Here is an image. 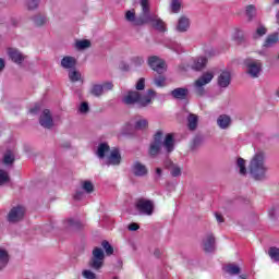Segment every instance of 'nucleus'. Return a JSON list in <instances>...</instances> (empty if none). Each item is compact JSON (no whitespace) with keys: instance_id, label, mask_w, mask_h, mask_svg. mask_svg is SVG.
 <instances>
[{"instance_id":"obj_14","label":"nucleus","mask_w":279,"mask_h":279,"mask_svg":"<svg viewBox=\"0 0 279 279\" xmlns=\"http://www.w3.org/2000/svg\"><path fill=\"white\" fill-rule=\"evenodd\" d=\"M232 82V74L230 71H222L218 76V86L220 88H228Z\"/></svg>"},{"instance_id":"obj_51","label":"nucleus","mask_w":279,"mask_h":279,"mask_svg":"<svg viewBox=\"0 0 279 279\" xmlns=\"http://www.w3.org/2000/svg\"><path fill=\"white\" fill-rule=\"evenodd\" d=\"M83 277L85 279H97V275H95V272L92 270H83Z\"/></svg>"},{"instance_id":"obj_60","label":"nucleus","mask_w":279,"mask_h":279,"mask_svg":"<svg viewBox=\"0 0 279 279\" xmlns=\"http://www.w3.org/2000/svg\"><path fill=\"white\" fill-rule=\"evenodd\" d=\"M215 217H216L218 223H223V216H221V214L216 213Z\"/></svg>"},{"instance_id":"obj_29","label":"nucleus","mask_w":279,"mask_h":279,"mask_svg":"<svg viewBox=\"0 0 279 279\" xmlns=\"http://www.w3.org/2000/svg\"><path fill=\"white\" fill-rule=\"evenodd\" d=\"M197 121H198L197 116H195L193 113L189 114V117H187V128H189V130H191V132L197 130Z\"/></svg>"},{"instance_id":"obj_33","label":"nucleus","mask_w":279,"mask_h":279,"mask_svg":"<svg viewBox=\"0 0 279 279\" xmlns=\"http://www.w3.org/2000/svg\"><path fill=\"white\" fill-rule=\"evenodd\" d=\"M170 10L172 14L180 13V10H182V0H171Z\"/></svg>"},{"instance_id":"obj_59","label":"nucleus","mask_w":279,"mask_h":279,"mask_svg":"<svg viewBox=\"0 0 279 279\" xmlns=\"http://www.w3.org/2000/svg\"><path fill=\"white\" fill-rule=\"evenodd\" d=\"M120 69H121V71H130V64H128L126 62L122 61L120 63Z\"/></svg>"},{"instance_id":"obj_27","label":"nucleus","mask_w":279,"mask_h":279,"mask_svg":"<svg viewBox=\"0 0 279 279\" xmlns=\"http://www.w3.org/2000/svg\"><path fill=\"white\" fill-rule=\"evenodd\" d=\"M223 269L229 276H239L241 274V268L234 264H228Z\"/></svg>"},{"instance_id":"obj_11","label":"nucleus","mask_w":279,"mask_h":279,"mask_svg":"<svg viewBox=\"0 0 279 279\" xmlns=\"http://www.w3.org/2000/svg\"><path fill=\"white\" fill-rule=\"evenodd\" d=\"M131 171L135 178H145V175L149 173L147 166L143 165L141 161H134L131 166Z\"/></svg>"},{"instance_id":"obj_48","label":"nucleus","mask_w":279,"mask_h":279,"mask_svg":"<svg viewBox=\"0 0 279 279\" xmlns=\"http://www.w3.org/2000/svg\"><path fill=\"white\" fill-rule=\"evenodd\" d=\"M10 182V175L5 170L0 169V186H3V184Z\"/></svg>"},{"instance_id":"obj_54","label":"nucleus","mask_w":279,"mask_h":279,"mask_svg":"<svg viewBox=\"0 0 279 279\" xmlns=\"http://www.w3.org/2000/svg\"><path fill=\"white\" fill-rule=\"evenodd\" d=\"M86 197V192L82 190H77L76 193L74 194V199L80 201L84 199Z\"/></svg>"},{"instance_id":"obj_53","label":"nucleus","mask_w":279,"mask_h":279,"mask_svg":"<svg viewBox=\"0 0 279 279\" xmlns=\"http://www.w3.org/2000/svg\"><path fill=\"white\" fill-rule=\"evenodd\" d=\"M100 86L102 87V93L112 90V88H114V85L112 84V82H106L104 84H100Z\"/></svg>"},{"instance_id":"obj_9","label":"nucleus","mask_w":279,"mask_h":279,"mask_svg":"<svg viewBox=\"0 0 279 279\" xmlns=\"http://www.w3.org/2000/svg\"><path fill=\"white\" fill-rule=\"evenodd\" d=\"M23 217H25V207L17 205L9 211L8 221H10V223H16L21 221Z\"/></svg>"},{"instance_id":"obj_31","label":"nucleus","mask_w":279,"mask_h":279,"mask_svg":"<svg viewBox=\"0 0 279 279\" xmlns=\"http://www.w3.org/2000/svg\"><path fill=\"white\" fill-rule=\"evenodd\" d=\"M14 154H12L11 150H7L2 159V162L5 165V167H12L14 165Z\"/></svg>"},{"instance_id":"obj_45","label":"nucleus","mask_w":279,"mask_h":279,"mask_svg":"<svg viewBox=\"0 0 279 279\" xmlns=\"http://www.w3.org/2000/svg\"><path fill=\"white\" fill-rule=\"evenodd\" d=\"M33 21L37 27H40L47 23V17L45 15H36L33 17Z\"/></svg>"},{"instance_id":"obj_62","label":"nucleus","mask_w":279,"mask_h":279,"mask_svg":"<svg viewBox=\"0 0 279 279\" xmlns=\"http://www.w3.org/2000/svg\"><path fill=\"white\" fill-rule=\"evenodd\" d=\"M3 69H5V60L0 58V72H2Z\"/></svg>"},{"instance_id":"obj_61","label":"nucleus","mask_w":279,"mask_h":279,"mask_svg":"<svg viewBox=\"0 0 279 279\" xmlns=\"http://www.w3.org/2000/svg\"><path fill=\"white\" fill-rule=\"evenodd\" d=\"M270 219H276V209L275 208H271L268 213Z\"/></svg>"},{"instance_id":"obj_38","label":"nucleus","mask_w":279,"mask_h":279,"mask_svg":"<svg viewBox=\"0 0 279 279\" xmlns=\"http://www.w3.org/2000/svg\"><path fill=\"white\" fill-rule=\"evenodd\" d=\"M130 62L133 66H143V64H145V59L141 56H135L130 59Z\"/></svg>"},{"instance_id":"obj_7","label":"nucleus","mask_w":279,"mask_h":279,"mask_svg":"<svg viewBox=\"0 0 279 279\" xmlns=\"http://www.w3.org/2000/svg\"><path fill=\"white\" fill-rule=\"evenodd\" d=\"M245 66L247 68V73L256 78L260 75V71H263V63L260 61L247 59L244 61Z\"/></svg>"},{"instance_id":"obj_26","label":"nucleus","mask_w":279,"mask_h":279,"mask_svg":"<svg viewBox=\"0 0 279 279\" xmlns=\"http://www.w3.org/2000/svg\"><path fill=\"white\" fill-rule=\"evenodd\" d=\"M8 263H10V255L8 254V251L0 248V271L8 267Z\"/></svg>"},{"instance_id":"obj_64","label":"nucleus","mask_w":279,"mask_h":279,"mask_svg":"<svg viewBox=\"0 0 279 279\" xmlns=\"http://www.w3.org/2000/svg\"><path fill=\"white\" fill-rule=\"evenodd\" d=\"M154 255L156 256V258H160V250L156 248Z\"/></svg>"},{"instance_id":"obj_30","label":"nucleus","mask_w":279,"mask_h":279,"mask_svg":"<svg viewBox=\"0 0 279 279\" xmlns=\"http://www.w3.org/2000/svg\"><path fill=\"white\" fill-rule=\"evenodd\" d=\"M89 95H93V97H101V95H104V87L101 86V84L92 85L89 89Z\"/></svg>"},{"instance_id":"obj_40","label":"nucleus","mask_w":279,"mask_h":279,"mask_svg":"<svg viewBox=\"0 0 279 279\" xmlns=\"http://www.w3.org/2000/svg\"><path fill=\"white\" fill-rule=\"evenodd\" d=\"M245 14H246L248 21H252V19H254V16H256V7H254L253 4L247 5L246 10H245Z\"/></svg>"},{"instance_id":"obj_5","label":"nucleus","mask_w":279,"mask_h":279,"mask_svg":"<svg viewBox=\"0 0 279 279\" xmlns=\"http://www.w3.org/2000/svg\"><path fill=\"white\" fill-rule=\"evenodd\" d=\"M154 201L151 199L140 197L135 201V210H137L138 215L151 217L154 215Z\"/></svg>"},{"instance_id":"obj_47","label":"nucleus","mask_w":279,"mask_h":279,"mask_svg":"<svg viewBox=\"0 0 279 279\" xmlns=\"http://www.w3.org/2000/svg\"><path fill=\"white\" fill-rule=\"evenodd\" d=\"M88 47H90V40H88V39H83V40L76 41V49H78V50L88 49Z\"/></svg>"},{"instance_id":"obj_46","label":"nucleus","mask_w":279,"mask_h":279,"mask_svg":"<svg viewBox=\"0 0 279 279\" xmlns=\"http://www.w3.org/2000/svg\"><path fill=\"white\" fill-rule=\"evenodd\" d=\"M154 82H155V85L158 86V88H162L167 86V77L162 75L155 77Z\"/></svg>"},{"instance_id":"obj_15","label":"nucleus","mask_w":279,"mask_h":279,"mask_svg":"<svg viewBox=\"0 0 279 279\" xmlns=\"http://www.w3.org/2000/svg\"><path fill=\"white\" fill-rule=\"evenodd\" d=\"M191 27V20L186 17L185 15H182L177 23L175 29L180 34H184V32H189V28Z\"/></svg>"},{"instance_id":"obj_19","label":"nucleus","mask_w":279,"mask_h":279,"mask_svg":"<svg viewBox=\"0 0 279 279\" xmlns=\"http://www.w3.org/2000/svg\"><path fill=\"white\" fill-rule=\"evenodd\" d=\"M232 124V119L228 114H221L217 119V125L220 130H228Z\"/></svg>"},{"instance_id":"obj_12","label":"nucleus","mask_w":279,"mask_h":279,"mask_svg":"<svg viewBox=\"0 0 279 279\" xmlns=\"http://www.w3.org/2000/svg\"><path fill=\"white\" fill-rule=\"evenodd\" d=\"M203 250L207 254L215 252V235L213 233H207L203 239Z\"/></svg>"},{"instance_id":"obj_42","label":"nucleus","mask_w":279,"mask_h":279,"mask_svg":"<svg viewBox=\"0 0 279 279\" xmlns=\"http://www.w3.org/2000/svg\"><path fill=\"white\" fill-rule=\"evenodd\" d=\"M168 49L175 51V53H182L184 51V49L182 48V45L178 44L177 41H171L168 45Z\"/></svg>"},{"instance_id":"obj_50","label":"nucleus","mask_w":279,"mask_h":279,"mask_svg":"<svg viewBox=\"0 0 279 279\" xmlns=\"http://www.w3.org/2000/svg\"><path fill=\"white\" fill-rule=\"evenodd\" d=\"M135 88H136L137 92H138V90H145V77H141V78L137 81V83H136V85H135Z\"/></svg>"},{"instance_id":"obj_63","label":"nucleus","mask_w":279,"mask_h":279,"mask_svg":"<svg viewBox=\"0 0 279 279\" xmlns=\"http://www.w3.org/2000/svg\"><path fill=\"white\" fill-rule=\"evenodd\" d=\"M156 175H157L158 178H160V177L162 175V169L157 168V169H156Z\"/></svg>"},{"instance_id":"obj_22","label":"nucleus","mask_w":279,"mask_h":279,"mask_svg":"<svg viewBox=\"0 0 279 279\" xmlns=\"http://www.w3.org/2000/svg\"><path fill=\"white\" fill-rule=\"evenodd\" d=\"M213 77H215L213 73L206 72L195 82V86H206V84L213 82Z\"/></svg>"},{"instance_id":"obj_10","label":"nucleus","mask_w":279,"mask_h":279,"mask_svg":"<svg viewBox=\"0 0 279 279\" xmlns=\"http://www.w3.org/2000/svg\"><path fill=\"white\" fill-rule=\"evenodd\" d=\"M39 125L46 130H51L53 128V117L49 109H45L39 117Z\"/></svg>"},{"instance_id":"obj_57","label":"nucleus","mask_w":279,"mask_h":279,"mask_svg":"<svg viewBox=\"0 0 279 279\" xmlns=\"http://www.w3.org/2000/svg\"><path fill=\"white\" fill-rule=\"evenodd\" d=\"M31 114H38L40 112V105H35L33 108L29 110Z\"/></svg>"},{"instance_id":"obj_28","label":"nucleus","mask_w":279,"mask_h":279,"mask_svg":"<svg viewBox=\"0 0 279 279\" xmlns=\"http://www.w3.org/2000/svg\"><path fill=\"white\" fill-rule=\"evenodd\" d=\"M108 151H110V146L106 143H101L98 145L96 154L98 158L102 160V158H106V154H108Z\"/></svg>"},{"instance_id":"obj_25","label":"nucleus","mask_w":279,"mask_h":279,"mask_svg":"<svg viewBox=\"0 0 279 279\" xmlns=\"http://www.w3.org/2000/svg\"><path fill=\"white\" fill-rule=\"evenodd\" d=\"M232 40L236 43V45H242V43H245V35L241 28H234Z\"/></svg>"},{"instance_id":"obj_17","label":"nucleus","mask_w":279,"mask_h":279,"mask_svg":"<svg viewBox=\"0 0 279 279\" xmlns=\"http://www.w3.org/2000/svg\"><path fill=\"white\" fill-rule=\"evenodd\" d=\"M106 165H108V167H110V165H121V154L118 148L111 150L110 156L106 160Z\"/></svg>"},{"instance_id":"obj_32","label":"nucleus","mask_w":279,"mask_h":279,"mask_svg":"<svg viewBox=\"0 0 279 279\" xmlns=\"http://www.w3.org/2000/svg\"><path fill=\"white\" fill-rule=\"evenodd\" d=\"M125 20L129 22V23H132V25H135L136 27H140L137 21H138V17H136V13L134 11H126L125 13Z\"/></svg>"},{"instance_id":"obj_43","label":"nucleus","mask_w":279,"mask_h":279,"mask_svg":"<svg viewBox=\"0 0 279 279\" xmlns=\"http://www.w3.org/2000/svg\"><path fill=\"white\" fill-rule=\"evenodd\" d=\"M170 173L172 178H179V175H182V169H180V167L175 163L171 162Z\"/></svg>"},{"instance_id":"obj_37","label":"nucleus","mask_w":279,"mask_h":279,"mask_svg":"<svg viewBox=\"0 0 279 279\" xmlns=\"http://www.w3.org/2000/svg\"><path fill=\"white\" fill-rule=\"evenodd\" d=\"M66 223L69 228H73L74 230H80L84 226L82 225V221L73 218L68 219Z\"/></svg>"},{"instance_id":"obj_55","label":"nucleus","mask_w":279,"mask_h":279,"mask_svg":"<svg viewBox=\"0 0 279 279\" xmlns=\"http://www.w3.org/2000/svg\"><path fill=\"white\" fill-rule=\"evenodd\" d=\"M202 145V138L199 136L194 137L192 142V149H197Z\"/></svg>"},{"instance_id":"obj_44","label":"nucleus","mask_w":279,"mask_h":279,"mask_svg":"<svg viewBox=\"0 0 279 279\" xmlns=\"http://www.w3.org/2000/svg\"><path fill=\"white\" fill-rule=\"evenodd\" d=\"M82 189L83 191H85V193L90 194L93 193V191H95V185H93V182L90 181H84L82 184Z\"/></svg>"},{"instance_id":"obj_4","label":"nucleus","mask_w":279,"mask_h":279,"mask_svg":"<svg viewBox=\"0 0 279 279\" xmlns=\"http://www.w3.org/2000/svg\"><path fill=\"white\" fill-rule=\"evenodd\" d=\"M142 12L140 16L137 17V25H151V22L156 20L158 14L151 13V10L149 8V0H141L140 2Z\"/></svg>"},{"instance_id":"obj_8","label":"nucleus","mask_w":279,"mask_h":279,"mask_svg":"<svg viewBox=\"0 0 279 279\" xmlns=\"http://www.w3.org/2000/svg\"><path fill=\"white\" fill-rule=\"evenodd\" d=\"M147 62L148 66H150V69L153 71H156V73H158L159 75H162V73L166 71L165 60L160 59L158 56L149 57Z\"/></svg>"},{"instance_id":"obj_35","label":"nucleus","mask_w":279,"mask_h":279,"mask_svg":"<svg viewBox=\"0 0 279 279\" xmlns=\"http://www.w3.org/2000/svg\"><path fill=\"white\" fill-rule=\"evenodd\" d=\"M101 247L105 250L107 256H112V254H114V247L110 245V242H108V240H104L101 242Z\"/></svg>"},{"instance_id":"obj_2","label":"nucleus","mask_w":279,"mask_h":279,"mask_svg":"<svg viewBox=\"0 0 279 279\" xmlns=\"http://www.w3.org/2000/svg\"><path fill=\"white\" fill-rule=\"evenodd\" d=\"M154 97H156V90L154 89H148L144 95L137 90H129L122 98V104H125V106H134L137 104L138 108H147Z\"/></svg>"},{"instance_id":"obj_49","label":"nucleus","mask_w":279,"mask_h":279,"mask_svg":"<svg viewBox=\"0 0 279 279\" xmlns=\"http://www.w3.org/2000/svg\"><path fill=\"white\" fill-rule=\"evenodd\" d=\"M88 110H90L88 102H82L78 108V112H81V114H86L88 112Z\"/></svg>"},{"instance_id":"obj_36","label":"nucleus","mask_w":279,"mask_h":279,"mask_svg":"<svg viewBox=\"0 0 279 279\" xmlns=\"http://www.w3.org/2000/svg\"><path fill=\"white\" fill-rule=\"evenodd\" d=\"M236 167L240 169V174L245 175L247 173V168L245 167V159L239 157L236 161Z\"/></svg>"},{"instance_id":"obj_13","label":"nucleus","mask_w":279,"mask_h":279,"mask_svg":"<svg viewBox=\"0 0 279 279\" xmlns=\"http://www.w3.org/2000/svg\"><path fill=\"white\" fill-rule=\"evenodd\" d=\"M8 56L14 64H23L25 62V56L15 48L8 49Z\"/></svg>"},{"instance_id":"obj_41","label":"nucleus","mask_w":279,"mask_h":279,"mask_svg":"<svg viewBox=\"0 0 279 279\" xmlns=\"http://www.w3.org/2000/svg\"><path fill=\"white\" fill-rule=\"evenodd\" d=\"M69 78H70V82H80V80L82 78V74L76 70H70Z\"/></svg>"},{"instance_id":"obj_20","label":"nucleus","mask_w":279,"mask_h":279,"mask_svg":"<svg viewBox=\"0 0 279 279\" xmlns=\"http://www.w3.org/2000/svg\"><path fill=\"white\" fill-rule=\"evenodd\" d=\"M150 25L151 27H154V29L160 32L161 34H165V32H167V24L158 15L155 17V21L150 22Z\"/></svg>"},{"instance_id":"obj_39","label":"nucleus","mask_w":279,"mask_h":279,"mask_svg":"<svg viewBox=\"0 0 279 279\" xmlns=\"http://www.w3.org/2000/svg\"><path fill=\"white\" fill-rule=\"evenodd\" d=\"M268 254L275 263H279V248L276 246H272L269 248Z\"/></svg>"},{"instance_id":"obj_56","label":"nucleus","mask_w":279,"mask_h":279,"mask_svg":"<svg viewBox=\"0 0 279 279\" xmlns=\"http://www.w3.org/2000/svg\"><path fill=\"white\" fill-rule=\"evenodd\" d=\"M196 88V95H199V97L206 95V89H204V86H195Z\"/></svg>"},{"instance_id":"obj_6","label":"nucleus","mask_w":279,"mask_h":279,"mask_svg":"<svg viewBox=\"0 0 279 279\" xmlns=\"http://www.w3.org/2000/svg\"><path fill=\"white\" fill-rule=\"evenodd\" d=\"M105 258L106 254L104 253V250H101V247H95L93 250V256L89 260V267L98 271V269H101V267H104Z\"/></svg>"},{"instance_id":"obj_1","label":"nucleus","mask_w":279,"mask_h":279,"mask_svg":"<svg viewBox=\"0 0 279 279\" xmlns=\"http://www.w3.org/2000/svg\"><path fill=\"white\" fill-rule=\"evenodd\" d=\"M162 147L166 154H171L175 149V140L171 133H168L165 137V133L162 131H157L148 147L150 158H156V156L162 151Z\"/></svg>"},{"instance_id":"obj_34","label":"nucleus","mask_w":279,"mask_h":279,"mask_svg":"<svg viewBox=\"0 0 279 279\" xmlns=\"http://www.w3.org/2000/svg\"><path fill=\"white\" fill-rule=\"evenodd\" d=\"M267 34V27H265L264 25H259L255 33L253 34V38L256 40L258 38H263V36H265Z\"/></svg>"},{"instance_id":"obj_58","label":"nucleus","mask_w":279,"mask_h":279,"mask_svg":"<svg viewBox=\"0 0 279 279\" xmlns=\"http://www.w3.org/2000/svg\"><path fill=\"white\" fill-rule=\"evenodd\" d=\"M138 223H136V222H132V223H130L129 225V230L131 231V232H136V230H138Z\"/></svg>"},{"instance_id":"obj_18","label":"nucleus","mask_w":279,"mask_h":279,"mask_svg":"<svg viewBox=\"0 0 279 279\" xmlns=\"http://www.w3.org/2000/svg\"><path fill=\"white\" fill-rule=\"evenodd\" d=\"M278 40H279V34L276 32V33H272V34H269L264 44H263V47L265 49H271V47H274L275 45H278Z\"/></svg>"},{"instance_id":"obj_24","label":"nucleus","mask_w":279,"mask_h":279,"mask_svg":"<svg viewBox=\"0 0 279 279\" xmlns=\"http://www.w3.org/2000/svg\"><path fill=\"white\" fill-rule=\"evenodd\" d=\"M76 64H77V60H75V58L73 57H64L61 60V66L63 69H75Z\"/></svg>"},{"instance_id":"obj_23","label":"nucleus","mask_w":279,"mask_h":279,"mask_svg":"<svg viewBox=\"0 0 279 279\" xmlns=\"http://www.w3.org/2000/svg\"><path fill=\"white\" fill-rule=\"evenodd\" d=\"M149 128V121L145 118L136 117L134 122V130H147Z\"/></svg>"},{"instance_id":"obj_3","label":"nucleus","mask_w":279,"mask_h":279,"mask_svg":"<svg viewBox=\"0 0 279 279\" xmlns=\"http://www.w3.org/2000/svg\"><path fill=\"white\" fill-rule=\"evenodd\" d=\"M250 174L254 180H265V173H267V167L265 166V156L263 154H256L250 163Z\"/></svg>"},{"instance_id":"obj_21","label":"nucleus","mask_w":279,"mask_h":279,"mask_svg":"<svg viewBox=\"0 0 279 279\" xmlns=\"http://www.w3.org/2000/svg\"><path fill=\"white\" fill-rule=\"evenodd\" d=\"M206 64H208V58L206 57H198L194 59V63L192 64L193 71H202V69L206 68Z\"/></svg>"},{"instance_id":"obj_52","label":"nucleus","mask_w":279,"mask_h":279,"mask_svg":"<svg viewBox=\"0 0 279 279\" xmlns=\"http://www.w3.org/2000/svg\"><path fill=\"white\" fill-rule=\"evenodd\" d=\"M38 0H27L28 10H36V8H38Z\"/></svg>"},{"instance_id":"obj_16","label":"nucleus","mask_w":279,"mask_h":279,"mask_svg":"<svg viewBox=\"0 0 279 279\" xmlns=\"http://www.w3.org/2000/svg\"><path fill=\"white\" fill-rule=\"evenodd\" d=\"M173 99H179L180 101H184L189 97V88L186 87H178L171 90L170 93Z\"/></svg>"}]
</instances>
